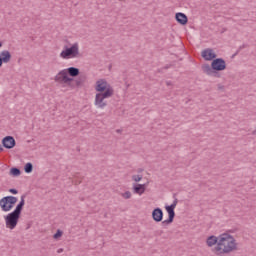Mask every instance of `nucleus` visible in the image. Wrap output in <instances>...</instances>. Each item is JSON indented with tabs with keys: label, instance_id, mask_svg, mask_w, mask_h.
<instances>
[{
	"label": "nucleus",
	"instance_id": "423d86ee",
	"mask_svg": "<svg viewBox=\"0 0 256 256\" xmlns=\"http://www.w3.org/2000/svg\"><path fill=\"white\" fill-rule=\"evenodd\" d=\"M109 97H113V94L111 92L105 91L103 93H97L95 96L94 104L98 109H105L107 107L106 99H109Z\"/></svg>",
	"mask_w": 256,
	"mask_h": 256
},
{
	"label": "nucleus",
	"instance_id": "c756f323",
	"mask_svg": "<svg viewBox=\"0 0 256 256\" xmlns=\"http://www.w3.org/2000/svg\"><path fill=\"white\" fill-rule=\"evenodd\" d=\"M57 253H63V248L58 249Z\"/></svg>",
	"mask_w": 256,
	"mask_h": 256
},
{
	"label": "nucleus",
	"instance_id": "2f4dec72",
	"mask_svg": "<svg viewBox=\"0 0 256 256\" xmlns=\"http://www.w3.org/2000/svg\"><path fill=\"white\" fill-rule=\"evenodd\" d=\"M138 173H143V169H139V170H138Z\"/></svg>",
	"mask_w": 256,
	"mask_h": 256
},
{
	"label": "nucleus",
	"instance_id": "1a4fd4ad",
	"mask_svg": "<svg viewBox=\"0 0 256 256\" xmlns=\"http://www.w3.org/2000/svg\"><path fill=\"white\" fill-rule=\"evenodd\" d=\"M56 83H65L69 86V82L73 81V78L69 77L67 70H61L54 78Z\"/></svg>",
	"mask_w": 256,
	"mask_h": 256
},
{
	"label": "nucleus",
	"instance_id": "0eeeda50",
	"mask_svg": "<svg viewBox=\"0 0 256 256\" xmlns=\"http://www.w3.org/2000/svg\"><path fill=\"white\" fill-rule=\"evenodd\" d=\"M177 203H179V200L175 198L171 205L165 206V209L168 213V219L162 221V225H171V223H173L175 219V207H177Z\"/></svg>",
	"mask_w": 256,
	"mask_h": 256
},
{
	"label": "nucleus",
	"instance_id": "473e14b6",
	"mask_svg": "<svg viewBox=\"0 0 256 256\" xmlns=\"http://www.w3.org/2000/svg\"><path fill=\"white\" fill-rule=\"evenodd\" d=\"M3 47V42H0V48H2Z\"/></svg>",
	"mask_w": 256,
	"mask_h": 256
},
{
	"label": "nucleus",
	"instance_id": "aec40b11",
	"mask_svg": "<svg viewBox=\"0 0 256 256\" xmlns=\"http://www.w3.org/2000/svg\"><path fill=\"white\" fill-rule=\"evenodd\" d=\"M10 175H12V177H19V175H21V170L17 167H13L10 169Z\"/></svg>",
	"mask_w": 256,
	"mask_h": 256
},
{
	"label": "nucleus",
	"instance_id": "2eb2a0df",
	"mask_svg": "<svg viewBox=\"0 0 256 256\" xmlns=\"http://www.w3.org/2000/svg\"><path fill=\"white\" fill-rule=\"evenodd\" d=\"M146 187L147 186L145 184H134L133 193H135L136 195H143V193H145Z\"/></svg>",
	"mask_w": 256,
	"mask_h": 256
},
{
	"label": "nucleus",
	"instance_id": "5701e85b",
	"mask_svg": "<svg viewBox=\"0 0 256 256\" xmlns=\"http://www.w3.org/2000/svg\"><path fill=\"white\" fill-rule=\"evenodd\" d=\"M141 179H143V176H141V175H133L132 176V180L135 181V183H139V181H141Z\"/></svg>",
	"mask_w": 256,
	"mask_h": 256
},
{
	"label": "nucleus",
	"instance_id": "ddd939ff",
	"mask_svg": "<svg viewBox=\"0 0 256 256\" xmlns=\"http://www.w3.org/2000/svg\"><path fill=\"white\" fill-rule=\"evenodd\" d=\"M175 19L177 23H179L180 25H187V23L189 22V18H187V15H185V13L182 12L176 13Z\"/></svg>",
	"mask_w": 256,
	"mask_h": 256
},
{
	"label": "nucleus",
	"instance_id": "c85d7f7f",
	"mask_svg": "<svg viewBox=\"0 0 256 256\" xmlns=\"http://www.w3.org/2000/svg\"><path fill=\"white\" fill-rule=\"evenodd\" d=\"M166 85H167V87H169V86H171V85H173V84L171 83V81H167V82H166Z\"/></svg>",
	"mask_w": 256,
	"mask_h": 256
},
{
	"label": "nucleus",
	"instance_id": "6e6552de",
	"mask_svg": "<svg viewBox=\"0 0 256 256\" xmlns=\"http://www.w3.org/2000/svg\"><path fill=\"white\" fill-rule=\"evenodd\" d=\"M95 91H97L98 93H105V91H109L110 95L115 94L113 86H111V84H109V82H107V80L105 79H99L96 82Z\"/></svg>",
	"mask_w": 256,
	"mask_h": 256
},
{
	"label": "nucleus",
	"instance_id": "9b49d317",
	"mask_svg": "<svg viewBox=\"0 0 256 256\" xmlns=\"http://www.w3.org/2000/svg\"><path fill=\"white\" fill-rule=\"evenodd\" d=\"M202 57L205 59V61H213L217 59V54L213 52V49L207 48L202 51Z\"/></svg>",
	"mask_w": 256,
	"mask_h": 256
},
{
	"label": "nucleus",
	"instance_id": "39448f33",
	"mask_svg": "<svg viewBox=\"0 0 256 256\" xmlns=\"http://www.w3.org/2000/svg\"><path fill=\"white\" fill-rule=\"evenodd\" d=\"M4 219H5L7 229L13 230L15 229V227H17V224L19 223V219H21V214L14 210L9 214H7L6 216H4Z\"/></svg>",
	"mask_w": 256,
	"mask_h": 256
},
{
	"label": "nucleus",
	"instance_id": "f257e3e1",
	"mask_svg": "<svg viewBox=\"0 0 256 256\" xmlns=\"http://www.w3.org/2000/svg\"><path fill=\"white\" fill-rule=\"evenodd\" d=\"M237 249V243H235V238L229 234L219 235V241L217 245L212 249L215 255H225L231 253Z\"/></svg>",
	"mask_w": 256,
	"mask_h": 256
},
{
	"label": "nucleus",
	"instance_id": "b1692460",
	"mask_svg": "<svg viewBox=\"0 0 256 256\" xmlns=\"http://www.w3.org/2000/svg\"><path fill=\"white\" fill-rule=\"evenodd\" d=\"M122 197L124 199H131V192L130 191H126L122 194Z\"/></svg>",
	"mask_w": 256,
	"mask_h": 256
},
{
	"label": "nucleus",
	"instance_id": "6ab92c4d",
	"mask_svg": "<svg viewBox=\"0 0 256 256\" xmlns=\"http://www.w3.org/2000/svg\"><path fill=\"white\" fill-rule=\"evenodd\" d=\"M66 71L70 77H79V68L69 67Z\"/></svg>",
	"mask_w": 256,
	"mask_h": 256
},
{
	"label": "nucleus",
	"instance_id": "bb28decb",
	"mask_svg": "<svg viewBox=\"0 0 256 256\" xmlns=\"http://www.w3.org/2000/svg\"><path fill=\"white\" fill-rule=\"evenodd\" d=\"M155 235H157V237H161V235H163V230H157Z\"/></svg>",
	"mask_w": 256,
	"mask_h": 256
},
{
	"label": "nucleus",
	"instance_id": "4be33fe9",
	"mask_svg": "<svg viewBox=\"0 0 256 256\" xmlns=\"http://www.w3.org/2000/svg\"><path fill=\"white\" fill-rule=\"evenodd\" d=\"M59 237H63V231L58 229L56 233L53 235V239H59Z\"/></svg>",
	"mask_w": 256,
	"mask_h": 256
},
{
	"label": "nucleus",
	"instance_id": "f3484780",
	"mask_svg": "<svg viewBox=\"0 0 256 256\" xmlns=\"http://www.w3.org/2000/svg\"><path fill=\"white\" fill-rule=\"evenodd\" d=\"M25 197H26L25 195L21 196L20 202L16 205L14 209V211H16L17 213H20V215L23 212V207H25Z\"/></svg>",
	"mask_w": 256,
	"mask_h": 256
},
{
	"label": "nucleus",
	"instance_id": "20e7f679",
	"mask_svg": "<svg viewBox=\"0 0 256 256\" xmlns=\"http://www.w3.org/2000/svg\"><path fill=\"white\" fill-rule=\"evenodd\" d=\"M62 59H75L79 57V43H74L71 47H64V50L60 53Z\"/></svg>",
	"mask_w": 256,
	"mask_h": 256
},
{
	"label": "nucleus",
	"instance_id": "f704fd0d",
	"mask_svg": "<svg viewBox=\"0 0 256 256\" xmlns=\"http://www.w3.org/2000/svg\"><path fill=\"white\" fill-rule=\"evenodd\" d=\"M78 183H81V180H79Z\"/></svg>",
	"mask_w": 256,
	"mask_h": 256
},
{
	"label": "nucleus",
	"instance_id": "a211bd4d",
	"mask_svg": "<svg viewBox=\"0 0 256 256\" xmlns=\"http://www.w3.org/2000/svg\"><path fill=\"white\" fill-rule=\"evenodd\" d=\"M217 243H219V236H209L206 240V245H208L209 247H213V245H217Z\"/></svg>",
	"mask_w": 256,
	"mask_h": 256
},
{
	"label": "nucleus",
	"instance_id": "72a5a7b5",
	"mask_svg": "<svg viewBox=\"0 0 256 256\" xmlns=\"http://www.w3.org/2000/svg\"><path fill=\"white\" fill-rule=\"evenodd\" d=\"M117 133H121V130H117Z\"/></svg>",
	"mask_w": 256,
	"mask_h": 256
},
{
	"label": "nucleus",
	"instance_id": "7ed1b4c3",
	"mask_svg": "<svg viewBox=\"0 0 256 256\" xmlns=\"http://www.w3.org/2000/svg\"><path fill=\"white\" fill-rule=\"evenodd\" d=\"M17 201H19V199L15 196H5L0 199V209H2L4 213H9V211L15 207Z\"/></svg>",
	"mask_w": 256,
	"mask_h": 256
},
{
	"label": "nucleus",
	"instance_id": "cd10ccee",
	"mask_svg": "<svg viewBox=\"0 0 256 256\" xmlns=\"http://www.w3.org/2000/svg\"><path fill=\"white\" fill-rule=\"evenodd\" d=\"M217 87L219 91H223V89H225V86H223L222 84H218Z\"/></svg>",
	"mask_w": 256,
	"mask_h": 256
},
{
	"label": "nucleus",
	"instance_id": "a878e982",
	"mask_svg": "<svg viewBox=\"0 0 256 256\" xmlns=\"http://www.w3.org/2000/svg\"><path fill=\"white\" fill-rule=\"evenodd\" d=\"M171 67H172L171 64H168V65L164 66L162 69H159L158 73H161L163 71V69H171Z\"/></svg>",
	"mask_w": 256,
	"mask_h": 256
},
{
	"label": "nucleus",
	"instance_id": "4468645a",
	"mask_svg": "<svg viewBox=\"0 0 256 256\" xmlns=\"http://www.w3.org/2000/svg\"><path fill=\"white\" fill-rule=\"evenodd\" d=\"M85 79V76H79L77 79H73V81H70L68 87H81V85L85 83Z\"/></svg>",
	"mask_w": 256,
	"mask_h": 256
},
{
	"label": "nucleus",
	"instance_id": "412c9836",
	"mask_svg": "<svg viewBox=\"0 0 256 256\" xmlns=\"http://www.w3.org/2000/svg\"><path fill=\"white\" fill-rule=\"evenodd\" d=\"M25 173H33V163L28 162L24 166Z\"/></svg>",
	"mask_w": 256,
	"mask_h": 256
},
{
	"label": "nucleus",
	"instance_id": "f8f14e48",
	"mask_svg": "<svg viewBox=\"0 0 256 256\" xmlns=\"http://www.w3.org/2000/svg\"><path fill=\"white\" fill-rule=\"evenodd\" d=\"M152 219L156 223H161V221H163V210L161 208H155L152 211Z\"/></svg>",
	"mask_w": 256,
	"mask_h": 256
},
{
	"label": "nucleus",
	"instance_id": "7c9ffc66",
	"mask_svg": "<svg viewBox=\"0 0 256 256\" xmlns=\"http://www.w3.org/2000/svg\"><path fill=\"white\" fill-rule=\"evenodd\" d=\"M3 151V146L0 144V153Z\"/></svg>",
	"mask_w": 256,
	"mask_h": 256
},
{
	"label": "nucleus",
	"instance_id": "dca6fc26",
	"mask_svg": "<svg viewBox=\"0 0 256 256\" xmlns=\"http://www.w3.org/2000/svg\"><path fill=\"white\" fill-rule=\"evenodd\" d=\"M0 60H2V63H9V61H11V52L3 50L0 53Z\"/></svg>",
	"mask_w": 256,
	"mask_h": 256
},
{
	"label": "nucleus",
	"instance_id": "f03ea898",
	"mask_svg": "<svg viewBox=\"0 0 256 256\" xmlns=\"http://www.w3.org/2000/svg\"><path fill=\"white\" fill-rule=\"evenodd\" d=\"M226 69L227 63L223 58H215L212 60L211 66L209 64L202 66V71L211 77H221L217 71H225Z\"/></svg>",
	"mask_w": 256,
	"mask_h": 256
},
{
	"label": "nucleus",
	"instance_id": "9d476101",
	"mask_svg": "<svg viewBox=\"0 0 256 256\" xmlns=\"http://www.w3.org/2000/svg\"><path fill=\"white\" fill-rule=\"evenodd\" d=\"M2 145L5 149H13L17 145V142L13 136H5L2 139Z\"/></svg>",
	"mask_w": 256,
	"mask_h": 256
},
{
	"label": "nucleus",
	"instance_id": "393cba45",
	"mask_svg": "<svg viewBox=\"0 0 256 256\" xmlns=\"http://www.w3.org/2000/svg\"><path fill=\"white\" fill-rule=\"evenodd\" d=\"M9 193H12V195H17V193H19V190L15 189V188H10Z\"/></svg>",
	"mask_w": 256,
	"mask_h": 256
}]
</instances>
